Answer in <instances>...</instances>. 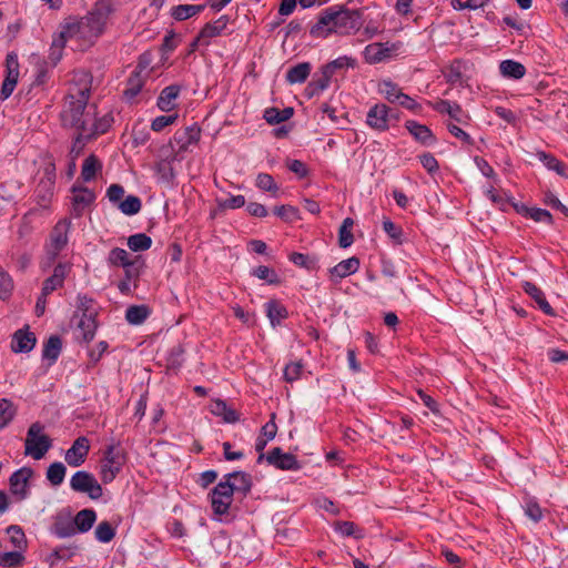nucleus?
Returning a JSON list of instances; mask_svg holds the SVG:
<instances>
[{
    "instance_id": "f257e3e1",
    "label": "nucleus",
    "mask_w": 568,
    "mask_h": 568,
    "mask_svg": "<svg viewBox=\"0 0 568 568\" xmlns=\"http://www.w3.org/2000/svg\"><path fill=\"white\" fill-rule=\"evenodd\" d=\"M114 11L112 0H99L92 10L84 17H68L59 27L65 40H74L79 50L92 47L103 33L106 21Z\"/></svg>"
},
{
    "instance_id": "f03ea898",
    "label": "nucleus",
    "mask_w": 568,
    "mask_h": 568,
    "mask_svg": "<svg viewBox=\"0 0 568 568\" xmlns=\"http://www.w3.org/2000/svg\"><path fill=\"white\" fill-rule=\"evenodd\" d=\"M92 81V74L87 70L73 72L60 114L63 126L74 129L88 128L89 114H84V110L90 99Z\"/></svg>"
},
{
    "instance_id": "7ed1b4c3",
    "label": "nucleus",
    "mask_w": 568,
    "mask_h": 568,
    "mask_svg": "<svg viewBox=\"0 0 568 568\" xmlns=\"http://www.w3.org/2000/svg\"><path fill=\"white\" fill-rule=\"evenodd\" d=\"M355 26L353 12L339 7H329L318 17L317 22L312 26L310 34L314 38H326L332 32L348 33Z\"/></svg>"
},
{
    "instance_id": "20e7f679",
    "label": "nucleus",
    "mask_w": 568,
    "mask_h": 568,
    "mask_svg": "<svg viewBox=\"0 0 568 568\" xmlns=\"http://www.w3.org/2000/svg\"><path fill=\"white\" fill-rule=\"evenodd\" d=\"M126 463V453L120 443H112L103 450L100 462V478L103 484L112 483Z\"/></svg>"
},
{
    "instance_id": "39448f33",
    "label": "nucleus",
    "mask_w": 568,
    "mask_h": 568,
    "mask_svg": "<svg viewBox=\"0 0 568 568\" xmlns=\"http://www.w3.org/2000/svg\"><path fill=\"white\" fill-rule=\"evenodd\" d=\"M71 227V220L63 217L60 219L50 231L49 237L44 244L47 266L53 264L59 254L67 247Z\"/></svg>"
},
{
    "instance_id": "423d86ee",
    "label": "nucleus",
    "mask_w": 568,
    "mask_h": 568,
    "mask_svg": "<svg viewBox=\"0 0 568 568\" xmlns=\"http://www.w3.org/2000/svg\"><path fill=\"white\" fill-rule=\"evenodd\" d=\"M52 447V439L44 434V425L40 422L32 423L24 439V455L33 459H41Z\"/></svg>"
},
{
    "instance_id": "0eeeda50",
    "label": "nucleus",
    "mask_w": 568,
    "mask_h": 568,
    "mask_svg": "<svg viewBox=\"0 0 568 568\" xmlns=\"http://www.w3.org/2000/svg\"><path fill=\"white\" fill-rule=\"evenodd\" d=\"M72 490L87 494L90 499L98 500L103 495V488L93 474L85 470H78L70 479Z\"/></svg>"
},
{
    "instance_id": "6e6552de",
    "label": "nucleus",
    "mask_w": 568,
    "mask_h": 568,
    "mask_svg": "<svg viewBox=\"0 0 568 568\" xmlns=\"http://www.w3.org/2000/svg\"><path fill=\"white\" fill-rule=\"evenodd\" d=\"M202 136V129L197 123L178 129L171 140L173 148H176V154L191 152L192 146L197 145Z\"/></svg>"
},
{
    "instance_id": "1a4fd4ad",
    "label": "nucleus",
    "mask_w": 568,
    "mask_h": 568,
    "mask_svg": "<svg viewBox=\"0 0 568 568\" xmlns=\"http://www.w3.org/2000/svg\"><path fill=\"white\" fill-rule=\"evenodd\" d=\"M233 488L231 483L221 480L210 493L211 507L216 516L229 515L233 503Z\"/></svg>"
},
{
    "instance_id": "9d476101",
    "label": "nucleus",
    "mask_w": 568,
    "mask_h": 568,
    "mask_svg": "<svg viewBox=\"0 0 568 568\" xmlns=\"http://www.w3.org/2000/svg\"><path fill=\"white\" fill-rule=\"evenodd\" d=\"M402 48V42H374L363 51L364 60L369 64L385 62L396 55Z\"/></svg>"
},
{
    "instance_id": "9b49d317",
    "label": "nucleus",
    "mask_w": 568,
    "mask_h": 568,
    "mask_svg": "<svg viewBox=\"0 0 568 568\" xmlns=\"http://www.w3.org/2000/svg\"><path fill=\"white\" fill-rule=\"evenodd\" d=\"M71 215L81 217L84 212L94 203L97 195L93 190L78 182L71 187Z\"/></svg>"
},
{
    "instance_id": "f8f14e48",
    "label": "nucleus",
    "mask_w": 568,
    "mask_h": 568,
    "mask_svg": "<svg viewBox=\"0 0 568 568\" xmlns=\"http://www.w3.org/2000/svg\"><path fill=\"white\" fill-rule=\"evenodd\" d=\"M19 78V61L14 52H9L6 58V77L0 90V100H7L16 89Z\"/></svg>"
},
{
    "instance_id": "ddd939ff",
    "label": "nucleus",
    "mask_w": 568,
    "mask_h": 568,
    "mask_svg": "<svg viewBox=\"0 0 568 568\" xmlns=\"http://www.w3.org/2000/svg\"><path fill=\"white\" fill-rule=\"evenodd\" d=\"M90 452V442L85 436L78 437L65 452L64 460L71 467H80L87 460Z\"/></svg>"
},
{
    "instance_id": "4468645a",
    "label": "nucleus",
    "mask_w": 568,
    "mask_h": 568,
    "mask_svg": "<svg viewBox=\"0 0 568 568\" xmlns=\"http://www.w3.org/2000/svg\"><path fill=\"white\" fill-rule=\"evenodd\" d=\"M33 476V470L30 467H22L16 470L9 478V485L11 493L19 497V499H26L29 494V480Z\"/></svg>"
},
{
    "instance_id": "2eb2a0df",
    "label": "nucleus",
    "mask_w": 568,
    "mask_h": 568,
    "mask_svg": "<svg viewBox=\"0 0 568 568\" xmlns=\"http://www.w3.org/2000/svg\"><path fill=\"white\" fill-rule=\"evenodd\" d=\"M266 462L281 470H298L301 464L296 456L291 453H284L282 448L274 447L271 449L266 457Z\"/></svg>"
},
{
    "instance_id": "dca6fc26",
    "label": "nucleus",
    "mask_w": 568,
    "mask_h": 568,
    "mask_svg": "<svg viewBox=\"0 0 568 568\" xmlns=\"http://www.w3.org/2000/svg\"><path fill=\"white\" fill-rule=\"evenodd\" d=\"M39 213L40 210L38 207H32L21 216L17 229V242L20 246L30 244L31 236L36 230L33 221Z\"/></svg>"
},
{
    "instance_id": "f3484780",
    "label": "nucleus",
    "mask_w": 568,
    "mask_h": 568,
    "mask_svg": "<svg viewBox=\"0 0 568 568\" xmlns=\"http://www.w3.org/2000/svg\"><path fill=\"white\" fill-rule=\"evenodd\" d=\"M182 91L181 84H171L165 87L159 94L156 106L162 112H171L176 109V100Z\"/></svg>"
},
{
    "instance_id": "a211bd4d",
    "label": "nucleus",
    "mask_w": 568,
    "mask_h": 568,
    "mask_svg": "<svg viewBox=\"0 0 568 568\" xmlns=\"http://www.w3.org/2000/svg\"><path fill=\"white\" fill-rule=\"evenodd\" d=\"M37 343L34 333L27 328L18 329L11 341V351L13 353H29L33 349Z\"/></svg>"
},
{
    "instance_id": "6ab92c4d",
    "label": "nucleus",
    "mask_w": 568,
    "mask_h": 568,
    "mask_svg": "<svg viewBox=\"0 0 568 568\" xmlns=\"http://www.w3.org/2000/svg\"><path fill=\"white\" fill-rule=\"evenodd\" d=\"M405 128L414 136V139L423 145L430 146L435 144L436 136L427 125L420 124L414 120H407L405 122Z\"/></svg>"
},
{
    "instance_id": "aec40b11",
    "label": "nucleus",
    "mask_w": 568,
    "mask_h": 568,
    "mask_svg": "<svg viewBox=\"0 0 568 568\" xmlns=\"http://www.w3.org/2000/svg\"><path fill=\"white\" fill-rule=\"evenodd\" d=\"M227 16H221L215 21L205 23L199 32V41L204 40L206 44L210 45L213 38L220 37L223 33L227 27Z\"/></svg>"
},
{
    "instance_id": "412c9836",
    "label": "nucleus",
    "mask_w": 568,
    "mask_h": 568,
    "mask_svg": "<svg viewBox=\"0 0 568 568\" xmlns=\"http://www.w3.org/2000/svg\"><path fill=\"white\" fill-rule=\"evenodd\" d=\"M265 313L272 327L282 325V322L288 317L286 306L278 300H270L264 304Z\"/></svg>"
},
{
    "instance_id": "4be33fe9",
    "label": "nucleus",
    "mask_w": 568,
    "mask_h": 568,
    "mask_svg": "<svg viewBox=\"0 0 568 568\" xmlns=\"http://www.w3.org/2000/svg\"><path fill=\"white\" fill-rule=\"evenodd\" d=\"M223 479L231 483L233 493L246 496L252 489V477L245 471H233L224 475Z\"/></svg>"
},
{
    "instance_id": "5701e85b",
    "label": "nucleus",
    "mask_w": 568,
    "mask_h": 568,
    "mask_svg": "<svg viewBox=\"0 0 568 568\" xmlns=\"http://www.w3.org/2000/svg\"><path fill=\"white\" fill-rule=\"evenodd\" d=\"M366 9H357V33L361 32L366 39H371L382 31L381 22L376 19H369L365 14Z\"/></svg>"
},
{
    "instance_id": "b1692460",
    "label": "nucleus",
    "mask_w": 568,
    "mask_h": 568,
    "mask_svg": "<svg viewBox=\"0 0 568 568\" xmlns=\"http://www.w3.org/2000/svg\"><path fill=\"white\" fill-rule=\"evenodd\" d=\"M95 316L97 314H83L78 323V338L84 343H90L94 338L98 328Z\"/></svg>"
},
{
    "instance_id": "393cba45",
    "label": "nucleus",
    "mask_w": 568,
    "mask_h": 568,
    "mask_svg": "<svg viewBox=\"0 0 568 568\" xmlns=\"http://www.w3.org/2000/svg\"><path fill=\"white\" fill-rule=\"evenodd\" d=\"M54 195V182L53 180H40L36 189V199L39 210H47L50 206L52 197Z\"/></svg>"
},
{
    "instance_id": "a878e982",
    "label": "nucleus",
    "mask_w": 568,
    "mask_h": 568,
    "mask_svg": "<svg viewBox=\"0 0 568 568\" xmlns=\"http://www.w3.org/2000/svg\"><path fill=\"white\" fill-rule=\"evenodd\" d=\"M387 105L384 103L375 104L367 113V124L376 130H387Z\"/></svg>"
},
{
    "instance_id": "bb28decb",
    "label": "nucleus",
    "mask_w": 568,
    "mask_h": 568,
    "mask_svg": "<svg viewBox=\"0 0 568 568\" xmlns=\"http://www.w3.org/2000/svg\"><path fill=\"white\" fill-rule=\"evenodd\" d=\"M523 290L528 294L539 306V308L547 315L554 316L555 312L550 304L547 302L545 293L531 282H524Z\"/></svg>"
},
{
    "instance_id": "cd10ccee",
    "label": "nucleus",
    "mask_w": 568,
    "mask_h": 568,
    "mask_svg": "<svg viewBox=\"0 0 568 568\" xmlns=\"http://www.w3.org/2000/svg\"><path fill=\"white\" fill-rule=\"evenodd\" d=\"M329 281L337 285L342 280L353 273H355V256L339 262L334 267L329 268Z\"/></svg>"
},
{
    "instance_id": "c85d7f7f",
    "label": "nucleus",
    "mask_w": 568,
    "mask_h": 568,
    "mask_svg": "<svg viewBox=\"0 0 568 568\" xmlns=\"http://www.w3.org/2000/svg\"><path fill=\"white\" fill-rule=\"evenodd\" d=\"M97 520V513L92 508H84L75 514L73 517L74 527L77 529V534L88 532L94 525Z\"/></svg>"
},
{
    "instance_id": "c756f323",
    "label": "nucleus",
    "mask_w": 568,
    "mask_h": 568,
    "mask_svg": "<svg viewBox=\"0 0 568 568\" xmlns=\"http://www.w3.org/2000/svg\"><path fill=\"white\" fill-rule=\"evenodd\" d=\"M211 413L215 416H220L223 418L225 423H236L240 419V414L227 406V404L222 399H216L211 404Z\"/></svg>"
},
{
    "instance_id": "7c9ffc66",
    "label": "nucleus",
    "mask_w": 568,
    "mask_h": 568,
    "mask_svg": "<svg viewBox=\"0 0 568 568\" xmlns=\"http://www.w3.org/2000/svg\"><path fill=\"white\" fill-rule=\"evenodd\" d=\"M62 349V341L58 335H51L43 345L42 357L50 362V365L55 363Z\"/></svg>"
},
{
    "instance_id": "2f4dec72",
    "label": "nucleus",
    "mask_w": 568,
    "mask_h": 568,
    "mask_svg": "<svg viewBox=\"0 0 568 568\" xmlns=\"http://www.w3.org/2000/svg\"><path fill=\"white\" fill-rule=\"evenodd\" d=\"M312 67L308 62H301L286 72V81L290 84L303 83L306 81L311 73Z\"/></svg>"
},
{
    "instance_id": "473e14b6",
    "label": "nucleus",
    "mask_w": 568,
    "mask_h": 568,
    "mask_svg": "<svg viewBox=\"0 0 568 568\" xmlns=\"http://www.w3.org/2000/svg\"><path fill=\"white\" fill-rule=\"evenodd\" d=\"M516 211L525 216L532 219L536 222H544L547 224L552 223V215L544 209L538 207H527L525 205L519 206L518 204H513Z\"/></svg>"
},
{
    "instance_id": "72a5a7b5",
    "label": "nucleus",
    "mask_w": 568,
    "mask_h": 568,
    "mask_svg": "<svg viewBox=\"0 0 568 568\" xmlns=\"http://www.w3.org/2000/svg\"><path fill=\"white\" fill-rule=\"evenodd\" d=\"M52 531L59 538H69L77 535L73 519L65 517H57Z\"/></svg>"
},
{
    "instance_id": "f704fd0d",
    "label": "nucleus",
    "mask_w": 568,
    "mask_h": 568,
    "mask_svg": "<svg viewBox=\"0 0 568 568\" xmlns=\"http://www.w3.org/2000/svg\"><path fill=\"white\" fill-rule=\"evenodd\" d=\"M500 73L505 78L521 79L526 73V68L520 62L514 60H505L499 65Z\"/></svg>"
},
{
    "instance_id": "c9c22d12",
    "label": "nucleus",
    "mask_w": 568,
    "mask_h": 568,
    "mask_svg": "<svg viewBox=\"0 0 568 568\" xmlns=\"http://www.w3.org/2000/svg\"><path fill=\"white\" fill-rule=\"evenodd\" d=\"M293 108H284L282 110L277 108H267L264 111L263 118L270 124H278L290 120L293 116Z\"/></svg>"
},
{
    "instance_id": "e433bc0d",
    "label": "nucleus",
    "mask_w": 568,
    "mask_h": 568,
    "mask_svg": "<svg viewBox=\"0 0 568 568\" xmlns=\"http://www.w3.org/2000/svg\"><path fill=\"white\" fill-rule=\"evenodd\" d=\"M204 4H179L172 8L171 14L178 21H183L199 14Z\"/></svg>"
},
{
    "instance_id": "4c0bfd02",
    "label": "nucleus",
    "mask_w": 568,
    "mask_h": 568,
    "mask_svg": "<svg viewBox=\"0 0 568 568\" xmlns=\"http://www.w3.org/2000/svg\"><path fill=\"white\" fill-rule=\"evenodd\" d=\"M150 313L146 305H131L125 311V320L130 324L140 325L149 317Z\"/></svg>"
},
{
    "instance_id": "58836bf2",
    "label": "nucleus",
    "mask_w": 568,
    "mask_h": 568,
    "mask_svg": "<svg viewBox=\"0 0 568 568\" xmlns=\"http://www.w3.org/2000/svg\"><path fill=\"white\" fill-rule=\"evenodd\" d=\"M67 40L64 36L59 31L57 34L53 36L52 43L49 49V61L55 65L63 55V50L67 44Z\"/></svg>"
},
{
    "instance_id": "ea45409f",
    "label": "nucleus",
    "mask_w": 568,
    "mask_h": 568,
    "mask_svg": "<svg viewBox=\"0 0 568 568\" xmlns=\"http://www.w3.org/2000/svg\"><path fill=\"white\" fill-rule=\"evenodd\" d=\"M487 197L496 204L500 210H506L507 206L515 204L513 197L504 190L490 186L486 191Z\"/></svg>"
},
{
    "instance_id": "a19ab883",
    "label": "nucleus",
    "mask_w": 568,
    "mask_h": 568,
    "mask_svg": "<svg viewBox=\"0 0 568 568\" xmlns=\"http://www.w3.org/2000/svg\"><path fill=\"white\" fill-rule=\"evenodd\" d=\"M101 173L102 163L94 154H91L84 159L81 166L80 178H97V175H101Z\"/></svg>"
},
{
    "instance_id": "79ce46f5",
    "label": "nucleus",
    "mask_w": 568,
    "mask_h": 568,
    "mask_svg": "<svg viewBox=\"0 0 568 568\" xmlns=\"http://www.w3.org/2000/svg\"><path fill=\"white\" fill-rule=\"evenodd\" d=\"M17 415V406L8 398H0V429L8 426Z\"/></svg>"
},
{
    "instance_id": "37998d69",
    "label": "nucleus",
    "mask_w": 568,
    "mask_h": 568,
    "mask_svg": "<svg viewBox=\"0 0 568 568\" xmlns=\"http://www.w3.org/2000/svg\"><path fill=\"white\" fill-rule=\"evenodd\" d=\"M114 119L111 112L103 114L101 118L94 119L93 123L88 122V129L92 132V138L104 134L112 125Z\"/></svg>"
},
{
    "instance_id": "c03bdc74",
    "label": "nucleus",
    "mask_w": 568,
    "mask_h": 568,
    "mask_svg": "<svg viewBox=\"0 0 568 568\" xmlns=\"http://www.w3.org/2000/svg\"><path fill=\"white\" fill-rule=\"evenodd\" d=\"M378 91L390 103H396L397 100L399 99V94L403 93L398 84L394 83L390 80H383L382 82H379Z\"/></svg>"
},
{
    "instance_id": "a18cd8bd",
    "label": "nucleus",
    "mask_w": 568,
    "mask_h": 568,
    "mask_svg": "<svg viewBox=\"0 0 568 568\" xmlns=\"http://www.w3.org/2000/svg\"><path fill=\"white\" fill-rule=\"evenodd\" d=\"M354 225V221L352 217H346L338 230V245L343 248H346L353 244L354 236L352 233V229Z\"/></svg>"
},
{
    "instance_id": "49530a36",
    "label": "nucleus",
    "mask_w": 568,
    "mask_h": 568,
    "mask_svg": "<svg viewBox=\"0 0 568 568\" xmlns=\"http://www.w3.org/2000/svg\"><path fill=\"white\" fill-rule=\"evenodd\" d=\"M65 473V466L61 462H54L47 469V479L52 486H59L63 483Z\"/></svg>"
},
{
    "instance_id": "de8ad7c7",
    "label": "nucleus",
    "mask_w": 568,
    "mask_h": 568,
    "mask_svg": "<svg viewBox=\"0 0 568 568\" xmlns=\"http://www.w3.org/2000/svg\"><path fill=\"white\" fill-rule=\"evenodd\" d=\"M536 155L548 170L554 171L558 175H565V164L556 156L542 151L538 152Z\"/></svg>"
},
{
    "instance_id": "09e8293b",
    "label": "nucleus",
    "mask_w": 568,
    "mask_h": 568,
    "mask_svg": "<svg viewBox=\"0 0 568 568\" xmlns=\"http://www.w3.org/2000/svg\"><path fill=\"white\" fill-rule=\"evenodd\" d=\"M152 245V239L144 233H136L128 239V246L133 252L146 251Z\"/></svg>"
},
{
    "instance_id": "8fccbe9b",
    "label": "nucleus",
    "mask_w": 568,
    "mask_h": 568,
    "mask_svg": "<svg viewBox=\"0 0 568 568\" xmlns=\"http://www.w3.org/2000/svg\"><path fill=\"white\" fill-rule=\"evenodd\" d=\"M184 348L181 344L174 345L166 356V367L169 369L178 371L184 362Z\"/></svg>"
},
{
    "instance_id": "3c124183",
    "label": "nucleus",
    "mask_w": 568,
    "mask_h": 568,
    "mask_svg": "<svg viewBox=\"0 0 568 568\" xmlns=\"http://www.w3.org/2000/svg\"><path fill=\"white\" fill-rule=\"evenodd\" d=\"M115 527L106 520L99 523L94 530L95 539L103 544L110 542L115 537Z\"/></svg>"
},
{
    "instance_id": "603ef678",
    "label": "nucleus",
    "mask_w": 568,
    "mask_h": 568,
    "mask_svg": "<svg viewBox=\"0 0 568 568\" xmlns=\"http://www.w3.org/2000/svg\"><path fill=\"white\" fill-rule=\"evenodd\" d=\"M14 283L11 275L0 266V298L8 300L13 292Z\"/></svg>"
},
{
    "instance_id": "864d4df0",
    "label": "nucleus",
    "mask_w": 568,
    "mask_h": 568,
    "mask_svg": "<svg viewBox=\"0 0 568 568\" xmlns=\"http://www.w3.org/2000/svg\"><path fill=\"white\" fill-rule=\"evenodd\" d=\"M7 532L10 536V541L13 547L18 548L19 550H24L27 548L26 535L21 527L17 525L9 526Z\"/></svg>"
},
{
    "instance_id": "5fc2aeb1",
    "label": "nucleus",
    "mask_w": 568,
    "mask_h": 568,
    "mask_svg": "<svg viewBox=\"0 0 568 568\" xmlns=\"http://www.w3.org/2000/svg\"><path fill=\"white\" fill-rule=\"evenodd\" d=\"M19 551H8L0 555V566L3 568H14L22 565L24 557Z\"/></svg>"
},
{
    "instance_id": "6e6d98bb",
    "label": "nucleus",
    "mask_w": 568,
    "mask_h": 568,
    "mask_svg": "<svg viewBox=\"0 0 568 568\" xmlns=\"http://www.w3.org/2000/svg\"><path fill=\"white\" fill-rule=\"evenodd\" d=\"M78 134L74 138L72 148L70 150L71 156L77 158L79 153L81 152L82 148L84 146V143L92 138V132L88 129H77Z\"/></svg>"
},
{
    "instance_id": "4d7b16f0",
    "label": "nucleus",
    "mask_w": 568,
    "mask_h": 568,
    "mask_svg": "<svg viewBox=\"0 0 568 568\" xmlns=\"http://www.w3.org/2000/svg\"><path fill=\"white\" fill-rule=\"evenodd\" d=\"M108 261L114 266H129L132 261L129 257V253L124 248L114 247L110 251Z\"/></svg>"
},
{
    "instance_id": "13d9d810",
    "label": "nucleus",
    "mask_w": 568,
    "mask_h": 568,
    "mask_svg": "<svg viewBox=\"0 0 568 568\" xmlns=\"http://www.w3.org/2000/svg\"><path fill=\"white\" fill-rule=\"evenodd\" d=\"M140 72L141 71L134 72L128 80V84L124 90V95L128 99H133L134 97H136L143 87V81L140 77Z\"/></svg>"
},
{
    "instance_id": "bf43d9fd",
    "label": "nucleus",
    "mask_w": 568,
    "mask_h": 568,
    "mask_svg": "<svg viewBox=\"0 0 568 568\" xmlns=\"http://www.w3.org/2000/svg\"><path fill=\"white\" fill-rule=\"evenodd\" d=\"M524 511L525 515L535 523L540 521L544 517V513L539 504L530 498L525 500Z\"/></svg>"
},
{
    "instance_id": "052dcab7",
    "label": "nucleus",
    "mask_w": 568,
    "mask_h": 568,
    "mask_svg": "<svg viewBox=\"0 0 568 568\" xmlns=\"http://www.w3.org/2000/svg\"><path fill=\"white\" fill-rule=\"evenodd\" d=\"M142 206L141 200L138 196L129 195L120 203V210L126 215H134L140 212Z\"/></svg>"
},
{
    "instance_id": "680f3d73",
    "label": "nucleus",
    "mask_w": 568,
    "mask_h": 568,
    "mask_svg": "<svg viewBox=\"0 0 568 568\" xmlns=\"http://www.w3.org/2000/svg\"><path fill=\"white\" fill-rule=\"evenodd\" d=\"M303 367L304 366L301 361L288 363L285 366L283 374L285 382L293 383L300 379L303 372Z\"/></svg>"
},
{
    "instance_id": "e2e57ef3",
    "label": "nucleus",
    "mask_w": 568,
    "mask_h": 568,
    "mask_svg": "<svg viewBox=\"0 0 568 568\" xmlns=\"http://www.w3.org/2000/svg\"><path fill=\"white\" fill-rule=\"evenodd\" d=\"M274 214L285 222H293L298 219V210L288 204L275 206Z\"/></svg>"
},
{
    "instance_id": "0e129e2a",
    "label": "nucleus",
    "mask_w": 568,
    "mask_h": 568,
    "mask_svg": "<svg viewBox=\"0 0 568 568\" xmlns=\"http://www.w3.org/2000/svg\"><path fill=\"white\" fill-rule=\"evenodd\" d=\"M253 275L260 280L266 281L268 284H277L280 282L276 272L265 265H260L253 270Z\"/></svg>"
},
{
    "instance_id": "69168bd1",
    "label": "nucleus",
    "mask_w": 568,
    "mask_h": 568,
    "mask_svg": "<svg viewBox=\"0 0 568 568\" xmlns=\"http://www.w3.org/2000/svg\"><path fill=\"white\" fill-rule=\"evenodd\" d=\"M74 552L71 550V548L65 546H60L53 549V551L49 555L48 561L50 566H54L60 560H69Z\"/></svg>"
},
{
    "instance_id": "338daca9",
    "label": "nucleus",
    "mask_w": 568,
    "mask_h": 568,
    "mask_svg": "<svg viewBox=\"0 0 568 568\" xmlns=\"http://www.w3.org/2000/svg\"><path fill=\"white\" fill-rule=\"evenodd\" d=\"M178 118H179L178 113L156 116L151 122V129L154 132H161L166 126L174 124L176 122Z\"/></svg>"
},
{
    "instance_id": "774afa93",
    "label": "nucleus",
    "mask_w": 568,
    "mask_h": 568,
    "mask_svg": "<svg viewBox=\"0 0 568 568\" xmlns=\"http://www.w3.org/2000/svg\"><path fill=\"white\" fill-rule=\"evenodd\" d=\"M383 230L394 241L395 244L403 243V230L394 222L386 220L383 222Z\"/></svg>"
}]
</instances>
